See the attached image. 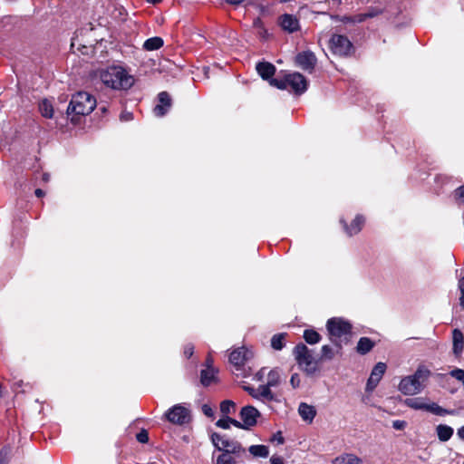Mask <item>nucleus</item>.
<instances>
[{"instance_id": "nucleus-16", "label": "nucleus", "mask_w": 464, "mask_h": 464, "mask_svg": "<svg viewBox=\"0 0 464 464\" xmlns=\"http://www.w3.org/2000/svg\"><path fill=\"white\" fill-rule=\"evenodd\" d=\"M298 413L304 421L311 423L316 415V410L312 405L301 402L298 407Z\"/></svg>"}, {"instance_id": "nucleus-24", "label": "nucleus", "mask_w": 464, "mask_h": 464, "mask_svg": "<svg viewBox=\"0 0 464 464\" xmlns=\"http://www.w3.org/2000/svg\"><path fill=\"white\" fill-rule=\"evenodd\" d=\"M39 111L42 114V116L51 119L53 116V108L48 100H43L39 103Z\"/></svg>"}, {"instance_id": "nucleus-50", "label": "nucleus", "mask_w": 464, "mask_h": 464, "mask_svg": "<svg viewBox=\"0 0 464 464\" xmlns=\"http://www.w3.org/2000/svg\"><path fill=\"white\" fill-rule=\"evenodd\" d=\"M184 354L189 358L193 354V346H187L184 350Z\"/></svg>"}, {"instance_id": "nucleus-1", "label": "nucleus", "mask_w": 464, "mask_h": 464, "mask_svg": "<svg viewBox=\"0 0 464 464\" xmlns=\"http://www.w3.org/2000/svg\"><path fill=\"white\" fill-rule=\"evenodd\" d=\"M102 82L112 90H129L135 82L134 77L122 66L111 65L99 72Z\"/></svg>"}, {"instance_id": "nucleus-56", "label": "nucleus", "mask_w": 464, "mask_h": 464, "mask_svg": "<svg viewBox=\"0 0 464 464\" xmlns=\"http://www.w3.org/2000/svg\"><path fill=\"white\" fill-rule=\"evenodd\" d=\"M49 179H50L49 174H44V175H43V179H44V181H48V180H49Z\"/></svg>"}, {"instance_id": "nucleus-51", "label": "nucleus", "mask_w": 464, "mask_h": 464, "mask_svg": "<svg viewBox=\"0 0 464 464\" xmlns=\"http://www.w3.org/2000/svg\"><path fill=\"white\" fill-rule=\"evenodd\" d=\"M229 423H230V425L231 424L234 425L235 427L244 429L243 422L241 423L240 421H238L237 420L231 419V421H229Z\"/></svg>"}, {"instance_id": "nucleus-43", "label": "nucleus", "mask_w": 464, "mask_h": 464, "mask_svg": "<svg viewBox=\"0 0 464 464\" xmlns=\"http://www.w3.org/2000/svg\"><path fill=\"white\" fill-rule=\"evenodd\" d=\"M10 453V450L9 449H4L0 451V464H5L7 458H8V455Z\"/></svg>"}, {"instance_id": "nucleus-47", "label": "nucleus", "mask_w": 464, "mask_h": 464, "mask_svg": "<svg viewBox=\"0 0 464 464\" xmlns=\"http://www.w3.org/2000/svg\"><path fill=\"white\" fill-rule=\"evenodd\" d=\"M377 14V13H373V12H371V13H366V14H359L358 15V19L357 21L358 22H362L364 21L366 18H369V17H373Z\"/></svg>"}, {"instance_id": "nucleus-22", "label": "nucleus", "mask_w": 464, "mask_h": 464, "mask_svg": "<svg viewBox=\"0 0 464 464\" xmlns=\"http://www.w3.org/2000/svg\"><path fill=\"white\" fill-rule=\"evenodd\" d=\"M436 430H437L438 437H439L440 440H441V441L449 440L453 434V429L447 425L440 424V425L437 426Z\"/></svg>"}, {"instance_id": "nucleus-39", "label": "nucleus", "mask_w": 464, "mask_h": 464, "mask_svg": "<svg viewBox=\"0 0 464 464\" xmlns=\"http://www.w3.org/2000/svg\"><path fill=\"white\" fill-rule=\"evenodd\" d=\"M229 421H231V418L229 417L220 419L217 421V426L222 429H229Z\"/></svg>"}, {"instance_id": "nucleus-29", "label": "nucleus", "mask_w": 464, "mask_h": 464, "mask_svg": "<svg viewBox=\"0 0 464 464\" xmlns=\"http://www.w3.org/2000/svg\"><path fill=\"white\" fill-rule=\"evenodd\" d=\"M239 456H234L233 453H220L217 458L216 464H237L236 459Z\"/></svg>"}, {"instance_id": "nucleus-54", "label": "nucleus", "mask_w": 464, "mask_h": 464, "mask_svg": "<svg viewBox=\"0 0 464 464\" xmlns=\"http://www.w3.org/2000/svg\"><path fill=\"white\" fill-rule=\"evenodd\" d=\"M34 194L36 197L41 198L44 195V192L41 188H37L35 189Z\"/></svg>"}, {"instance_id": "nucleus-37", "label": "nucleus", "mask_w": 464, "mask_h": 464, "mask_svg": "<svg viewBox=\"0 0 464 464\" xmlns=\"http://www.w3.org/2000/svg\"><path fill=\"white\" fill-rule=\"evenodd\" d=\"M168 111L169 110L163 104H161L160 102L153 109L154 114L158 117L164 116L168 112Z\"/></svg>"}, {"instance_id": "nucleus-26", "label": "nucleus", "mask_w": 464, "mask_h": 464, "mask_svg": "<svg viewBox=\"0 0 464 464\" xmlns=\"http://www.w3.org/2000/svg\"><path fill=\"white\" fill-rule=\"evenodd\" d=\"M248 451L255 457L266 458L269 454L268 448L265 445H252Z\"/></svg>"}, {"instance_id": "nucleus-3", "label": "nucleus", "mask_w": 464, "mask_h": 464, "mask_svg": "<svg viewBox=\"0 0 464 464\" xmlns=\"http://www.w3.org/2000/svg\"><path fill=\"white\" fill-rule=\"evenodd\" d=\"M96 107L95 98L86 92H79L74 94L67 109V114L72 115L73 123L78 121L80 116L90 114Z\"/></svg>"}, {"instance_id": "nucleus-33", "label": "nucleus", "mask_w": 464, "mask_h": 464, "mask_svg": "<svg viewBox=\"0 0 464 464\" xmlns=\"http://www.w3.org/2000/svg\"><path fill=\"white\" fill-rule=\"evenodd\" d=\"M340 350L337 349L336 352L330 345H323L321 349V359L322 360H332L335 353H338Z\"/></svg>"}, {"instance_id": "nucleus-40", "label": "nucleus", "mask_w": 464, "mask_h": 464, "mask_svg": "<svg viewBox=\"0 0 464 464\" xmlns=\"http://www.w3.org/2000/svg\"><path fill=\"white\" fill-rule=\"evenodd\" d=\"M459 289L460 291V305L464 309V276L459 280Z\"/></svg>"}, {"instance_id": "nucleus-32", "label": "nucleus", "mask_w": 464, "mask_h": 464, "mask_svg": "<svg viewBox=\"0 0 464 464\" xmlns=\"http://www.w3.org/2000/svg\"><path fill=\"white\" fill-rule=\"evenodd\" d=\"M285 334H275L272 339H271V346L275 349V350H281L284 345H285Z\"/></svg>"}, {"instance_id": "nucleus-52", "label": "nucleus", "mask_w": 464, "mask_h": 464, "mask_svg": "<svg viewBox=\"0 0 464 464\" xmlns=\"http://www.w3.org/2000/svg\"><path fill=\"white\" fill-rule=\"evenodd\" d=\"M212 363H213V360L210 356H208L206 360L207 368H213Z\"/></svg>"}, {"instance_id": "nucleus-49", "label": "nucleus", "mask_w": 464, "mask_h": 464, "mask_svg": "<svg viewBox=\"0 0 464 464\" xmlns=\"http://www.w3.org/2000/svg\"><path fill=\"white\" fill-rule=\"evenodd\" d=\"M244 390H245L246 392H248V394H249L250 396H252L253 398L255 397V394H256V388L251 387V386H245V387H244Z\"/></svg>"}, {"instance_id": "nucleus-18", "label": "nucleus", "mask_w": 464, "mask_h": 464, "mask_svg": "<svg viewBox=\"0 0 464 464\" xmlns=\"http://www.w3.org/2000/svg\"><path fill=\"white\" fill-rule=\"evenodd\" d=\"M362 460L353 453H344L334 458L333 464H361Z\"/></svg>"}, {"instance_id": "nucleus-21", "label": "nucleus", "mask_w": 464, "mask_h": 464, "mask_svg": "<svg viewBox=\"0 0 464 464\" xmlns=\"http://www.w3.org/2000/svg\"><path fill=\"white\" fill-rule=\"evenodd\" d=\"M373 345L374 343L370 338L362 337L357 343L356 350L359 353L365 354L372 349Z\"/></svg>"}, {"instance_id": "nucleus-15", "label": "nucleus", "mask_w": 464, "mask_h": 464, "mask_svg": "<svg viewBox=\"0 0 464 464\" xmlns=\"http://www.w3.org/2000/svg\"><path fill=\"white\" fill-rule=\"evenodd\" d=\"M256 69L264 80H269V82L273 79L272 76L276 72V67L267 62L258 63Z\"/></svg>"}, {"instance_id": "nucleus-28", "label": "nucleus", "mask_w": 464, "mask_h": 464, "mask_svg": "<svg viewBox=\"0 0 464 464\" xmlns=\"http://www.w3.org/2000/svg\"><path fill=\"white\" fill-rule=\"evenodd\" d=\"M405 405L411 409L415 410H425L427 407V403L423 401L422 398H410L405 400Z\"/></svg>"}, {"instance_id": "nucleus-38", "label": "nucleus", "mask_w": 464, "mask_h": 464, "mask_svg": "<svg viewBox=\"0 0 464 464\" xmlns=\"http://www.w3.org/2000/svg\"><path fill=\"white\" fill-rule=\"evenodd\" d=\"M290 384L293 389H296L301 384V379L298 373H293L290 378Z\"/></svg>"}, {"instance_id": "nucleus-31", "label": "nucleus", "mask_w": 464, "mask_h": 464, "mask_svg": "<svg viewBox=\"0 0 464 464\" xmlns=\"http://www.w3.org/2000/svg\"><path fill=\"white\" fill-rule=\"evenodd\" d=\"M426 411L439 416H443L451 413V411H449L441 408L440 405L434 402L430 404L427 403Z\"/></svg>"}, {"instance_id": "nucleus-42", "label": "nucleus", "mask_w": 464, "mask_h": 464, "mask_svg": "<svg viewBox=\"0 0 464 464\" xmlns=\"http://www.w3.org/2000/svg\"><path fill=\"white\" fill-rule=\"evenodd\" d=\"M407 423L404 420H396L392 421V428L397 430H402L405 429Z\"/></svg>"}, {"instance_id": "nucleus-11", "label": "nucleus", "mask_w": 464, "mask_h": 464, "mask_svg": "<svg viewBox=\"0 0 464 464\" xmlns=\"http://www.w3.org/2000/svg\"><path fill=\"white\" fill-rule=\"evenodd\" d=\"M295 62L301 69L312 72L316 64V57L312 52H302L296 55Z\"/></svg>"}, {"instance_id": "nucleus-5", "label": "nucleus", "mask_w": 464, "mask_h": 464, "mask_svg": "<svg viewBox=\"0 0 464 464\" xmlns=\"http://www.w3.org/2000/svg\"><path fill=\"white\" fill-rule=\"evenodd\" d=\"M295 359L299 368L307 375H313L318 370L319 359L314 355L313 350L304 343H298L293 351Z\"/></svg>"}, {"instance_id": "nucleus-53", "label": "nucleus", "mask_w": 464, "mask_h": 464, "mask_svg": "<svg viewBox=\"0 0 464 464\" xmlns=\"http://www.w3.org/2000/svg\"><path fill=\"white\" fill-rule=\"evenodd\" d=\"M458 436L461 439V440H464V426H462L461 428H459L458 430Z\"/></svg>"}, {"instance_id": "nucleus-45", "label": "nucleus", "mask_w": 464, "mask_h": 464, "mask_svg": "<svg viewBox=\"0 0 464 464\" xmlns=\"http://www.w3.org/2000/svg\"><path fill=\"white\" fill-rule=\"evenodd\" d=\"M202 411H203V413L208 417H212L214 414L212 408L208 404H204L202 406Z\"/></svg>"}, {"instance_id": "nucleus-44", "label": "nucleus", "mask_w": 464, "mask_h": 464, "mask_svg": "<svg viewBox=\"0 0 464 464\" xmlns=\"http://www.w3.org/2000/svg\"><path fill=\"white\" fill-rule=\"evenodd\" d=\"M266 375V368H262L260 371H258L255 376H254V380L257 381V382H262L264 377Z\"/></svg>"}, {"instance_id": "nucleus-30", "label": "nucleus", "mask_w": 464, "mask_h": 464, "mask_svg": "<svg viewBox=\"0 0 464 464\" xmlns=\"http://www.w3.org/2000/svg\"><path fill=\"white\" fill-rule=\"evenodd\" d=\"M304 338L309 344H315L319 343L321 336L314 330H305L304 333Z\"/></svg>"}, {"instance_id": "nucleus-34", "label": "nucleus", "mask_w": 464, "mask_h": 464, "mask_svg": "<svg viewBox=\"0 0 464 464\" xmlns=\"http://www.w3.org/2000/svg\"><path fill=\"white\" fill-rule=\"evenodd\" d=\"M236 404L232 401H223L220 403V411L224 415H228L235 411Z\"/></svg>"}, {"instance_id": "nucleus-35", "label": "nucleus", "mask_w": 464, "mask_h": 464, "mask_svg": "<svg viewBox=\"0 0 464 464\" xmlns=\"http://www.w3.org/2000/svg\"><path fill=\"white\" fill-rule=\"evenodd\" d=\"M158 101L160 103L163 104L168 110L171 106V99L168 92H161L158 95Z\"/></svg>"}, {"instance_id": "nucleus-17", "label": "nucleus", "mask_w": 464, "mask_h": 464, "mask_svg": "<svg viewBox=\"0 0 464 464\" xmlns=\"http://www.w3.org/2000/svg\"><path fill=\"white\" fill-rule=\"evenodd\" d=\"M453 340V353L456 356L460 355L464 349V335L459 329H454L452 332Z\"/></svg>"}, {"instance_id": "nucleus-9", "label": "nucleus", "mask_w": 464, "mask_h": 464, "mask_svg": "<svg viewBox=\"0 0 464 464\" xmlns=\"http://www.w3.org/2000/svg\"><path fill=\"white\" fill-rule=\"evenodd\" d=\"M165 418L173 424L183 425L189 420V411L181 404H176L166 411Z\"/></svg>"}, {"instance_id": "nucleus-58", "label": "nucleus", "mask_w": 464, "mask_h": 464, "mask_svg": "<svg viewBox=\"0 0 464 464\" xmlns=\"http://www.w3.org/2000/svg\"><path fill=\"white\" fill-rule=\"evenodd\" d=\"M260 24V21H259V20H257V21H256V22H255V25H257V24Z\"/></svg>"}, {"instance_id": "nucleus-13", "label": "nucleus", "mask_w": 464, "mask_h": 464, "mask_svg": "<svg viewBox=\"0 0 464 464\" xmlns=\"http://www.w3.org/2000/svg\"><path fill=\"white\" fill-rule=\"evenodd\" d=\"M259 411L253 406H245L241 409L240 418L243 421L244 429H249L256 424V419L259 417Z\"/></svg>"}, {"instance_id": "nucleus-14", "label": "nucleus", "mask_w": 464, "mask_h": 464, "mask_svg": "<svg viewBox=\"0 0 464 464\" xmlns=\"http://www.w3.org/2000/svg\"><path fill=\"white\" fill-rule=\"evenodd\" d=\"M279 23L283 30L288 33H294L299 30V21L296 16L285 14L280 16Z\"/></svg>"}, {"instance_id": "nucleus-6", "label": "nucleus", "mask_w": 464, "mask_h": 464, "mask_svg": "<svg viewBox=\"0 0 464 464\" xmlns=\"http://www.w3.org/2000/svg\"><path fill=\"white\" fill-rule=\"evenodd\" d=\"M307 81L299 72L285 74L282 79H272L270 85L281 90L291 88L296 94H302L307 90Z\"/></svg>"}, {"instance_id": "nucleus-46", "label": "nucleus", "mask_w": 464, "mask_h": 464, "mask_svg": "<svg viewBox=\"0 0 464 464\" xmlns=\"http://www.w3.org/2000/svg\"><path fill=\"white\" fill-rule=\"evenodd\" d=\"M120 119L121 121H129L132 120V113L130 111H123L121 112Z\"/></svg>"}, {"instance_id": "nucleus-12", "label": "nucleus", "mask_w": 464, "mask_h": 464, "mask_svg": "<svg viewBox=\"0 0 464 464\" xmlns=\"http://www.w3.org/2000/svg\"><path fill=\"white\" fill-rule=\"evenodd\" d=\"M252 357V353L245 347L234 350L229 355V362L235 366L236 370L241 367Z\"/></svg>"}, {"instance_id": "nucleus-19", "label": "nucleus", "mask_w": 464, "mask_h": 464, "mask_svg": "<svg viewBox=\"0 0 464 464\" xmlns=\"http://www.w3.org/2000/svg\"><path fill=\"white\" fill-rule=\"evenodd\" d=\"M254 399L262 401H272L275 400V395L267 386L260 385L258 388H256V394Z\"/></svg>"}, {"instance_id": "nucleus-41", "label": "nucleus", "mask_w": 464, "mask_h": 464, "mask_svg": "<svg viewBox=\"0 0 464 464\" xmlns=\"http://www.w3.org/2000/svg\"><path fill=\"white\" fill-rule=\"evenodd\" d=\"M137 438V440L140 443H146L148 442L149 440V435H148V432L146 430H141L140 432H139L136 436Z\"/></svg>"}, {"instance_id": "nucleus-36", "label": "nucleus", "mask_w": 464, "mask_h": 464, "mask_svg": "<svg viewBox=\"0 0 464 464\" xmlns=\"http://www.w3.org/2000/svg\"><path fill=\"white\" fill-rule=\"evenodd\" d=\"M454 198L458 204L464 205V184L455 189Z\"/></svg>"}, {"instance_id": "nucleus-20", "label": "nucleus", "mask_w": 464, "mask_h": 464, "mask_svg": "<svg viewBox=\"0 0 464 464\" xmlns=\"http://www.w3.org/2000/svg\"><path fill=\"white\" fill-rule=\"evenodd\" d=\"M342 222L343 223V227L346 230L347 234L349 236H353L361 231L362 225L364 223V219L362 216H357L353 220V222L351 223V225L349 227L343 221H342Z\"/></svg>"}, {"instance_id": "nucleus-10", "label": "nucleus", "mask_w": 464, "mask_h": 464, "mask_svg": "<svg viewBox=\"0 0 464 464\" xmlns=\"http://www.w3.org/2000/svg\"><path fill=\"white\" fill-rule=\"evenodd\" d=\"M385 371L386 364L384 362H378L375 364L366 383L367 392H372L376 388Z\"/></svg>"}, {"instance_id": "nucleus-4", "label": "nucleus", "mask_w": 464, "mask_h": 464, "mask_svg": "<svg viewBox=\"0 0 464 464\" xmlns=\"http://www.w3.org/2000/svg\"><path fill=\"white\" fill-rule=\"evenodd\" d=\"M326 328L331 342L338 350H342L343 344L349 340L352 330L351 324L343 318L334 317L327 321Z\"/></svg>"}, {"instance_id": "nucleus-27", "label": "nucleus", "mask_w": 464, "mask_h": 464, "mask_svg": "<svg viewBox=\"0 0 464 464\" xmlns=\"http://www.w3.org/2000/svg\"><path fill=\"white\" fill-rule=\"evenodd\" d=\"M163 45V40L160 37H152L144 42L143 47L148 51L158 50Z\"/></svg>"}, {"instance_id": "nucleus-7", "label": "nucleus", "mask_w": 464, "mask_h": 464, "mask_svg": "<svg viewBox=\"0 0 464 464\" xmlns=\"http://www.w3.org/2000/svg\"><path fill=\"white\" fill-rule=\"evenodd\" d=\"M211 441L215 448L221 453H233L234 456H241L245 453V449L238 441L229 440L218 433L211 435Z\"/></svg>"}, {"instance_id": "nucleus-23", "label": "nucleus", "mask_w": 464, "mask_h": 464, "mask_svg": "<svg viewBox=\"0 0 464 464\" xmlns=\"http://www.w3.org/2000/svg\"><path fill=\"white\" fill-rule=\"evenodd\" d=\"M216 370L214 368H207L201 371L200 382L204 386H208L214 380Z\"/></svg>"}, {"instance_id": "nucleus-8", "label": "nucleus", "mask_w": 464, "mask_h": 464, "mask_svg": "<svg viewBox=\"0 0 464 464\" xmlns=\"http://www.w3.org/2000/svg\"><path fill=\"white\" fill-rule=\"evenodd\" d=\"M330 48L334 54L346 56L351 53L353 44L346 36L334 34L330 39Z\"/></svg>"}, {"instance_id": "nucleus-2", "label": "nucleus", "mask_w": 464, "mask_h": 464, "mask_svg": "<svg viewBox=\"0 0 464 464\" xmlns=\"http://www.w3.org/2000/svg\"><path fill=\"white\" fill-rule=\"evenodd\" d=\"M431 375L430 370L420 364L413 374L401 378L398 390L404 395L412 396L420 393Z\"/></svg>"}, {"instance_id": "nucleus-57", "label": "nucleus", "mask_w": 464, "mask_h": 464, "mask_svg": "<svg viewBox=\"0 0 464 464\" xmlns=\"http://www.w3.org/2000/svg\"><path fill=\"white\" fill-rule=\"evenodd\" d=\"M147 1L151 4H157V3L160 2L161 0H147Z\"/></svg>"}, {"instance_id": "nucleus-55", "label": "nucleus", "mask_w": 464, "mask_h": 464, "mask_svg": "<svg viewBox=\"0 0 464 464\" xmlns=\"http://www.w3.org/2000/svg\"><path fill=\"white\" fill-rule=\"evenodd\" d=\"M226 1L231 5H238V4H241L244 0H226Z\"/></svg>"}, {"instance_id": "nucleus-48", "label": "nucleus", "mask_w": 464, "mask_h": 464, "mask_svg": "<svg viewBox=\"0 0 464 464\" xmlns=\"http://www.w3.org/2000/svg\"><path fill=\"white\" fill-rule=\"evenodd\" d=\"M270 462H271V464H285L283 459L280 457H276V456H273L270 459Z\"/></svg>"}, {"instance_id": "nucleus-25", "label": "nucleus", "mask_w": 464, "mask_h": 464, "mask_svg": "<svg viewBox=\"0 0 464 464\" xmlns=\"http://www.w3.org/2000/svg\"><path fill=\"white\" fill-rule=\"evenodd\" d=\"M280 382V373L276 369L269 371L267 373V381L266 383L264 384L265 386H267L268 389L271 390L272 387H276Z\"/></svg>"}]
</instances>
